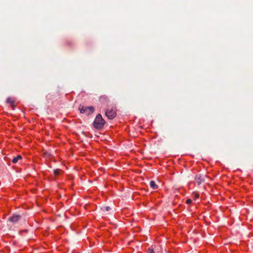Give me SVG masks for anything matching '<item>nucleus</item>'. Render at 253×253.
<instances>
[{"mask_svg": "<svg viewBox=\"0 0 253 253\" xmlns=\"http://www.w3.org/2000/svg\"><path fill=\"white\" fill-rule=\"evenodd\" d=\"M6 102L11 104V106L13 109H14L15 106L14 104V101L12 100L11 98L8 97L6 99Z\"/></svg>", "mask_w": 253, "mask_h": 253, "instance_id": "nucleus-6", "label": "nucleus"}, {"mask_svg": "<svg viewBox=\"0 0 253 253\" xmlns=\"http://www.w3.org/2000/svg\"><path fill=\"white\" fill-rule=\"evenodd\" d=\"M148 252L149 253H162L160 252H156L152 248H149L148 249Z\"/></svg>", "mask_w": 253, "mask_h": 253, "instance_id": "nucleus-11", "label": "nucleus"}, {"mask_svg": "<svg viewBox=\"0 0 253 253\" xmlns=\"http://www.w3.org/2000/svg\"><path fill=\"white\" fill-rule=\"evenodd\" d=\"M53 172L55 175H58L60 174L61 170L60 169H56L53 170Z\"/></svg>", "mask_w": 253, "mask_h": 253, "instance_id": "nucleus-10", "label": "nucleus"}, {"mask_svg": "<svg viewBox=\"0 0 253 253\" xmlns=\"http://www.w3.org/2000/svg\"><path fill=\"white\" fill-rule=\"evenodd\" d=\"M186 203H187V204H191V203H192V201L191 199H187V200H186Z\"/></svg>", "mask_w": 253, "mask_h": 253, "instance_id": "nucleus-12", "label": "nucleus"}, {"mask_svg": "<svg viewBox=\"0 0 253 253\" xmlns=\"http://www.w3.org/2000/svg\"><path fill=\"white\" fill-rule=\"evenodd\" d=\"M150 186L153 189H156L158 188V186L155 183V182L154 181H151L150 182Z\"/></svg>", "mask_w": 253, "mask_h": 253, "instance_id": "nucleus-7", "label": "nucleus"}, {"mask_svg": "<svg viewBox=\"0 0 253 253\" xmlns=\"http://www.w3.org/2000/svg\"><path fill=\"white\" fill-rule=\"evenodd\" d=\"M22 159V157L20 155H17L16 157H14L12 159V163L14 164L16 163L19 160Z\"/></svg>", "mask_w": 253, "mask_h": 253, "instance_id": "nucleus-8", "label": "nucleus"}, {"mask_svg": "<svg viewBox=\"0 0 253 253\" xmlns=\"http://www.w3.org/2000/svg\"><path fill=\"white\" fill-rule=\"evenodd\" d=\"M116 109L115 107H108L105 111L106 116L110 120H112L116 116Z\"/></svg>", "mask_w": 253, "mask_h": 253, "instance_id": "nucleus-2", "label": "nucleus"}, {"mask_svg": "<svg viewBox=\"0 0 253 253\" xmlns=\"http://www.w3.org/2000/svg\"><path fill=\"white\" fill-rule=\"evenodd\" d=\"M81 113H86V115H90L94 111V108L93 106L84 107L82 106L79 108Z\"/></svg>", "mask_w": 253, "mask_h": 253, "instance_id": "nucleus-3", "label": "nucleus"}, {"mask_svg": "<svg viewBox=\"0 0 253 253\" xmlns=\"http://www.w3.org/2000/svg\"><path fill=\"white\" fill-rule=\"evenodd\" d=\"M21 219V216L19 214H14L12 216L8 218V221L15 223L17 222Z\"/></svg>", "mask_w": 253, "mask_h": 253, "instance_id": "nucleus-5", "label": "nucleus"}, {"mask_svg": "<svg viewBox=\"0 0 253 253\" xmlns=\"http://www.w3.org/2000/svg\"><path fill=\"white\" fill-rule=\"evenodd\" d=\"M105 121L102 118L101 114H98L96 116V118L93 122V126L97 129H101L104 126Z\"/></svg>", "mask_w": 253, "mask_h": 253, "instance_id": "nucleus-1", "label": "nucleus"}, {"mask_svg": "<svg viewBox=\"0 0 253 253\" xmlns=\"http://www.w3.org/2000/svg\"><path fill=\"white\" fill-rule=\"evenodd\" d=\"M206 175L199 174L195 176V180L198 185L201 184L205 180Z\"/></svg>", "mask_w": 253, "mask_h": 253, "instance_id": "nucleus-4", "label": "nucleus"}, {"mask_svg": "<svg viewBox=\"0 0 253 253\" xmlns=\"http://www.w3.org/2000/svg\"><path fill=\"white\" fill-rule=\"evenodd\" d=\"M101 211L105 212L107 211H109L111 210V208L109 206H103L101 208Z\"/></svg>", "mask_w": 253, "mask_h": 253, "instance_id": "nucleus-9", "label": "nucleus"}, {"mask_svg": "<svg viewBox=\"0 0 253 253\" xmlns=\"http://www.w3.org/2000/svg\"><path fill=\"white\" fill-rule=\"evenodd\" d=\"M195 198H198V197H199V195H198V194H196V195H195Z\"/></svg>", "mask_w": 253, "mask_h": 253, "instance_id": "nucleus-13", "label": "nucleus"}]
</instances>
